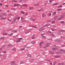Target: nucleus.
<instances>
[{
    "mask_svg": "<svg viewBox=\"0 0 65 65\" xmlns=\"http://www.w3.org/2000/svg\"><path fill=\"white\" fill-rule=\"evenodd\" d=\"M50 26V24H47L45 25V27H47V26Z\"/></svg>",
    "mask_w": 65,
    "mask_h": 65,
    "instance_id": "nucleus-18",
    "label": "nucleus"
},
{
    "mask_svg": "<svg viewBox=\"0 0 65 65\" xmlns=\"http://www.w3.org/2000/svg\"><path fill=\"white\" fill-rule=\"evenodd\" d=\"M62 10V9H57V10L58 11H61Z\"/></svg>",
    "mask_w": 65,
    "mask_h": 65,
    "instance_id": "nucleus-22",
    "label": "nucleus"
},
{
    "mask_svg": "<svg viewBox=\"0 0 65 65\" xmlns=\"http://www.w3.org/2000/svg\"><path fill=\"white\" fill-rule=\"evenodd\" d=\"M22 27V26H20V27H19V28H21Z\"/></svg>",
    "mask_w": 65,
    "mask_h": 65,
    "instance_id": "nucleus-61",
    "label": "nucleus"
},
{
    "mask_svg": "<svg viewBox=\"0 0 65 65\" xmlns=\"http://www.w3.org/2000/svg\"><path fill=\"white\" fill-rule=\"evenodd\" d=\"M11 9L12 10H13H13H16V9L12 8H11Z\"/></svg>",
    "mask_w": 65,
    "mask_h": 65,
    "instance_id": "nucleus-42",
    "label": "nucleus"
},
{
    "mask_svg": "<svg viewBox=\"0 0 65 65\" xmlns=\"http://www.w3.org/2000/svg\"><path fill=\"white\" fill-rule=\"evenodd\" d=\"M14 6H17V5H16V4H14Z\"/></svg>",
    "mask_w": 65,
    "mask_h": 65,
    "instance_id": "nucleus-50",
    "label": "nucleus"
},
{
    "mask_svg": "<svg viewBox=\"0 0 65 65\" xmlns=\"http://www.w3.org/2000/svg\"><path fill=\"white\" fill-rule=\"evenodd\" d=\"M61 23H64V22L62 21L61 22Z\"/></svg>",
    "mask_w": 65,
    "mask_h": 65,
    "instance_id": "nucleus-52",
    "label": "nucleus"
},
{
    "mask_svg": "<svg viewBox=\"0 0 65 65\" xmlns=\"http://www.w3.org/2000/svg\"><path fill=\"white\" fill-rule=\"evenodd\" d=\"M52 30L53 31H55V30H56V29H54V28H52Z\"/></svg>",
    "mask_w": 65,
    "mask_h": 65,
    "instance_id": "nucleus-28",
    "label": "nucleus"
},
{
    "mask_svg": "<svg viewBox=\"0 0 65 65\" xmlns=\"http://www.w3.org/2000/svg\"><path fill=\"white\" fill-rule=\"evenodd\" d=\"M3 1H4V0H2L1 1V2H3Z\"/></svg>",
    "mask_w": 65,
    "mask_h": 65,
    "instance_id": "nucleus-55",
    "label": "nucleus"
},
{
    "mask_svg": "<svg viewBox=\"0 0 65 65\" xmlns=\"http://www.w3.org/2000/svg\"><path fill=\"white\" fill-rule=\"evenodd\" d=\"M23 39V38H18L17 41H16L17 42H20V41H21V40L22 39Z\"/></svg>",
    "mask_w": 65,
    "mask_h": 65,
    "instance_id": "nucleus-2",
    "label": "nucleus"
},
{
    "mask_svg": "<svg viewBox=\"0 0 65 65\" xmlns=\"http://www.w3.org/2000/svg\"><path fill=\"white\" fill-rule=\"evenodd\" d=\"M59 65H64V63H59L58 64Z\"/></svg>",
    "mask_w": 65,
    "mask_h": 65,
    "instance_id": "nucleus-24",
    "label": "nucleus"
},
{
    "mask_svg": "<svg viewBox=\"0 0 65 65\" xmlns=\"http://www.w3.org/2000/svg\"><path fill=\"white\" fill-rule=\"evenodd\" d=\"M1 39H4V38H1Z\"/></svg>",
    "mask_w": 65,
    "mask_h": 65,
    "instance_id": "nucleus-47",
    "label": "nucleus"
},
{
    "mask_svg": "<svg viewBox=\"0 0 65 65\" xmlns=\"http://www.w3.org/2000/svg\"><path fill=\"white\" fill-rule=\"evenodd\" d=\"M44 28H41L39 29V30L40 31H42V30H44Z\"/></svg>",
    "mask_w": 65,
    "mask_h": 65,
    "instance_id": "nucleus-11",
    "label": "nucleus"
},
{
    "mask_svg": "<svg viewBox=\"0 0 65 65\" xmlns=\"http://www.w3.org/2000/svg\"><path fill=\"white\" fill-rule=\"evenodd\" d=\"M27 55L28 57H31V56L30 54H28Z\"/></svg>",
    "mask_w": 65,
    "mask_h": 65,
    "instance_id": "nucleus-20",
    "label": "nucleus"
},
{
    "mask_svg": "<svg viewBox=\"0 0 65 65\" xmlns=\"http://www.w3.org/2000/svg\"><path fill=\"white\" fill-rule=\"evenodd\" d=\"M20 19V17H18V20Z\"/></svg>",
    "mask_w": 65,
    "mask_h": 65,
    "instance_id": "nucleus-57",
    "label": "nucleus"
},
{
    "mask_svg": "<svg viewBox=\"0 0 65 65\" xmlns=\"http://www.w3.org/2000/svg\"><path fill=\"white\" fill-rule=\"evenodd\" d=\"M30 26L31 27H32V28H36L37 27L35 26H33V25H30Z\"/></svg>",
    "mask_w": 65,
    "mask_h": 65,
    "instance_id": "nucleus-7",
    "label": "nucleus"
},
{
    "mask_svg": "<svg viewBox=\"0 0 65 65\" xmlns=\"http://www.w3.org/2000/svg\"><path fill=\"white\" fill-rule=\"evenodd\" d=\"M42 37L43 38H45V37L43 36H42Z\"/></svg>",
    "mask_w": 65,
    "mask_h": 65,
    "instance_id": "nucleus-39",
    "label": "nucleus"
},
{
    "mask_svg": "<svg viewBox=\"0 0 65 65\" xmlns=\"http://www.w3.org/2000/svg\"><path fill=\"white\" fill-rule=\"evenodd\" d=\"M25 50V48H22L21 49V51H23V50Z\"/></svg>",
    "mask_w": 65,
    "mask_h": 65,
    "instance_id": "nucleus-36",
    "label": "nucleus"
},
{
    "mask_svg": "<svg viewBox=\"0 0 65 65\" xmlns=\"http://www.w3.org/2000/svg\"><path fill=\"white\" fill-rule=\"evenodd\" d=\"M61 51L63 52V53H65V50H61Z\"/></svg>",
    "mask_w": 65,
    "mask_h": 65,
    "instance_id": "nucleus-23",
    "label": "nucleus"
},
{
    "mask_svg": "<svg viewBox=\"0 0 65 65\" xmlns=\"http://www.w3.org/2000/svg\"><path fill=\"white\" fill-rule=\"evenodd\" d=\"M50 65H53V63H52V62L50 63Z\"/></svg>",
    "mask_w": 65,
    "mask_h": 65,
    "instance_id": "nucleus-48",
    "label": "nucleus"
},
{
    "mask_svg": "<svg viewBox=\"0 0 65 65\" xmlns=\"http://www.w3.org/2000/svg\"><path fill=\"white\" fill-rule=\"evenodd\" d=\"M13 35V34L11 33L9 35V36H11V35Z\"/></svg>",
    "mask_w": 65,
    "mask_h": 65,
    "instance_id": "nucleus-41",
    "label": "nucleus"
},
{
    "mask_svg": "<svg viewBox=\"0 0 65 65\" xmlns=\"http://www.w3.org/2000/svg\"><path fill=\"white\" fill-rule=\"evenodd\" d=\"M45 14L44 13L42 14V18H44L45 17Z\"/></svg>",
    "mask_w": 65,
    "mask_h": 65,
    "instance_id": "nucleus-10",
    "label": "nucleus"
},
{
    "mask_svg": "<svg viewBox=\"0 0 65 65\" xmlns=\"http://www.w3.org/2000/svg\"><path fill=\"white\" fill-rule=\"evenodd\" d=\"M48 14H49V16L50 17L51 16V15L52 14V13H49Z\"/></svg>",
    "mask_w": 65,
    "mask_h": 65,
    "instance_id": "nucleus-38",
    "label": "nucleus"
},
{
    "mask_svg": "<svg viewBox=\"0 0 65 65\" xmlns=\"http://www.w3.org/2000/svg\"><path fill=\"white\" fill-rule=\"evenodd\" d=\"M8 5H7V6H6V7H8Z\"/></svg>",
    "mask_w": 65,
    "mask_h": 65,
    "instance_id": "nucleus-63",
    "label": "nucleus"
},
{
    "mask_svg": "<svg viewBox=\"0 0 65 65\" xmlns=\"http://www.w3.org/2000/svg\"><path fill=\"white\" fill-rule=\"evenodd\" d=\"M54 57H55V58H59L60 57L59 56H58L57 55L56 56L55 55L54 56Z\"/></svg>",
    "mask_w": 65,
    "mask_h": 65,
    "instance_id": "nucleus-19",
    "label": "nucleus"
},
{
    "mask_svg": "<svg viewBox=\"0 0 65 65\" xmlns=\"http://www.w3.org/2000/svg\"><path fill=\"white\" fill-rule=\"evenodd\" d=\"M17 1H15V0H13V2H17Z\"/></svg>",
    "mask_w": 65,
    "mask_h": 65,
    "instance_id": "nucleus-46",
    "label": "nucleus"
},
{
    "mask_svg": "<svg viewBox=\"0 0 65 65\" xmlns=\"http://www.w3.org/2000/svg\"><path fill=\"white\" fill-rule=\"evenodd\" d=\"M24 19V18L23 17L21 18V20L22 21H23V20Z\"/></svg>",
    "mask_w": 65,
    "mask_h": 65,
    "instance_id": "nucleus-45",
    "label": "nucleus"
},
{
    "mask_svg": "<svg viewBox=\"0 0 65 65\" xmlns=\"http://www.w3.org/2000/svg\"><path fill=\"white\" fill-rule=\"evenodd\" d=\"M22 63H24V62H21L20 63V64H22Z\"/></svg>",
    "mask_w": 65,
    "mask_h": 65,
    "instance_id": "nucleus-56",
    "label": "nucleus"
},
{
    "mask_svg": "<svg viewBox=\"0 0 65 65\" xmlns=\"http://www.w3.org/2000/svg\"><path fill=\"white\" fill-rule=\"evenodd\" d=\"M43 9H41L40 10H39L38 11H41V10H42Z\"/></svg>",
    "mask_w": 65,
    "mask_h": 65,
    "instance_id": "nucleus-27",
    "label": "nucleus"
},
{
    "mask_svg": "<svg viewBox=\"0 0 65 65\" xmlns=\"http://www.w3.org/2000/svg\"><path fill=\"white\" fill-rule=\"evenodd\" d=\"M35 37H32V39H34V38H35Z\"/></svg>",
    "mask_w": 65,
    "mask_h": 65,
    "instance_id": "nucleus-43",
    "label": "nucleus"
},
{
    "mask_svg": "<svg viewBox=\"0 0 65 65\" xmlns=\"http://www.w3.org/2000/svg\"><path fill=\"white\" fill-rule=\"evenodd\" d=\"M57 4H58V3H56L53 4V5H57Z\"/></svg>",
    "mask_w": 65,
    "mask_h": 65,
    "instance_id": "nucleus-26",
    "label": "nucleus"
},
{
    "mask_svg": "<svg viewBox=\"0 0 65 65\" xmlns=\"http://www.w3.org/2000/svg\"><path fill=\"white\" fill-rule=\"evenodd\" d=\"M34 9V7L32 6H30L29 7V10H32V9Z\"/></svg>",
    "mask_w": 65,
    "mask_h": 65,
    "instance_id": "nucleus-5",
    "label": "nucleus"
},
{
    "mask_svg": "<svg viewBox=\"0 0 65 65\" xmlns=\"http://www.w3.org/2000/svg\"><path fill=\"white\" fill-rule=\"evenodd\" d=\"M50 33V31H48L47 32V33Z\"/></svg>",
    "mask_w": 65,
    "mask_h": 65,
    "instance_id": "nucleus-58",
    "label": "nucleus"
},
{
    "mask_svg": "<svg viewBox=\"0 0 65 65\" xmlns=\"http://www.w3.org/2000/svg\"><path fill=\"white\" fill-rule=\"evenodd\" d=\"M35 43V42L34 41L32 42H31V43L32 44H34V43Z\"/></svg>",
    "mask_w": 65,
    "mask_h": 65,
    "instance_id": "nucleus-30",
    "label": "nucleus"
},
{
    "mask_svg": "<svg viewBox=\"0 0 65 65\" xmlns=\"http://www.w3.org/2000/svg\"><path fill=\"white\" fill-rule=\"evenodd\" d=\"M3 35H7V33L5 32L3 34Z\"/></svg>",
    "mask_w": 65,
    "mask_h": 65,
    "instance_id": "nucleus-25",
    "label": "nucleus"
},
{
    "mask_svg": "<svg viewBox=\"0 0 65 65\" xmlns=\"http://www.w3.org/2000/svg\"><path fill=\"white\" fill-rule=\"evenodd\" d=\"M2 5V3L0 4V5Z\"/></svg>",
    "mask_w": 65,
    "mask_h": 65,
    "instance_id": "nucleus-59",
    "label": "nucleus"
},
{
    "mask_svg": "<svg viewBox=\"0 0 65 65\" xmlns=\"http://www.w3.org/2000/svg\"><path fill=\"white\" fill-rule=\"evenodd\" d=\"M56 14V12H54L52 13V14L53 15H55Z\"/></svg>",
    "mask_w": 65,
    "mask_h": 65,
    "instance_id": "nucleus-14",
    "label": "nucleus"
},
{
    "mask_svg": "<svg viewBox=\"0 0 65 65\" xmlns=\"http://www.w3.org/2000/svg\"><path fill=\"white\" fill-rule=\"evenodd\" d=\"M46 60L47 61H50V60L48 59H46Z\"/></svg>",
    "mask_w": 65,
    "mask_h": 65,
    "instance_id": "nucleus-49",
    "label": "nucleus"
},
{
    "mask_svg": "<svg viewBox=\"0 0 65 65\" xmlns=\"http://www.w3.org/2000/svg\"><path fill=\"white\" fill-rule=\"evenodd\" d=\"M53 0H50L49 1V2L50 3H52V2L53 1Z\"/></svg>",
    "mask_w": 65,
    "mask_h": 65,
    "instance_id": "nucleus-21",
    "label": "nucleus"
},
{
    "mask_svg": "<svg viewBox=\"0 0 65 65\" xmlns=\"http://www.w3.org/2000/svg\"><path fill=\"white\" fill-rule=\"evenodd\" d=\"M12 51H16V49L15 48L14 49H13Z\"/></svg>",
    "mask_w": 65,
    "mask_h": 65,
    "instance_id": "nucleus-33",
    "label": "nucleus"
},
{
    "mask_svg": "<svg viewBox=\"0 0 65 65\" xmlns=\"http://www.w3.org/2000/svg\"><path fill=\"white\" fill-rule=\"evenodd\" d=\"M25 15H28V13H26L25 14Z\"/></svg>",
    "mask_w": 65,
    "mask_h": 65,
    "instance_id": "nucleus-53",
    "label": "nucleus"
},
{
    "mask_svg": "<svg viewBox=\"0 0 65 65\" xmlns=\"http://www.w3.org/2000/svg\"><path fill=\"white\" fill-rule=\"evenodd\" d=\"M43 42H42L40 43V46H41V44H43Z\"/></svg>",
    "mask_w": 65,
    "mask_h": 65,
    "instance_id": "nucleus-15",
    "label": "nucleus"
},
{
    "mask_svg": "<svg viewBox=\"0 0 65 65\" xmlns=\"http://www.w3.org/2000/svg\"><path fill=\"white\" fill-rule=\"evenodd\" d=\"M62 7V6H59L58 7V8H61V7Z\"/></svg>",
    "mask_w": 65,
    "mask_h": 65,
    "instance_id": "nucleus-29",
    "label": "nucleus"
},
{
    "mask_svg": "<svg viewBox=\"0 0 65 65\" xmlns=\"http://www.w3.org/2000/svg\"><path fill=\"white\" fill-rule=\"evenodd\" d=\"M50 44H51V43H47V44L45 45V46L44 47V48H46L48 47Z\"/></svg>",
    "mask_w": 65,
    "mask_h": 65,
    "instance_id": "nucleus-1",
    "label": "nucleus"
},
{
    "mask_svg": "<svg viewBox=\"0 0 65 65\" xmlns=\"http://www.w3.org/2000/svg\"><path fill=\"white\" fill-rule=\"evenodd\" d=\"M64 17H63V15H61L59 18L58 19V20H61V19H63Z\"/></svg>",
    "mask_w": 65,
    "mask_h": 65,
    "instance_id": "nucleus-3",
    "label": "nucleus"
},
{
    "mask_svg": "<svg viewBox=\"0 0 65 65\" xmlns=\"http://www.w3.org/2000/svg\"><path fill=\"white\" fill-rule=\"evenodd\" d=\"M8 46L9 47H11V45H8Z\"/></svg>",
    "mask_w": 65,
    "mask_h": 65,
    "instance_id": "nucleus-44",
    "label": "nucleus"
},
{
    "mask_svg": "<svg viewBox=\"0 0 65 65\" xmlns=\"http://www.w3.org/2000/svg\"><path fill=\"white\" fill-rule=\"evenodd\" d=\"M6 19V18L5 17L2 18H1V20H4V19Z\"/></svg>",
    "mask_w": 65,
    "mask_h": 65,
    "instance_id": "nucleus-17",
    "label": "nucleus"
},
{
    "mask_svg": "<svg viewBox=\"0 0 65 65\" xmlns=\"http://www.w3.org/2000/svg\"><path fill=\"white\" fill-rule=\"evenodd\" d=\"M23 6H27V5H26V4L23 5Z\"/></svg>",
    "mask_w": 65,
    "mask_h": 65,
    "instance_id": "nucleus-35",
    "label": "nucleus"
},
{
    "mask_svg": "<svg viewBox=\"0 0 65 65\" xmlns=\"http://www.w3.org/2000/svg\"><path fill=\"white\" fill-rule=\"evenodd\" d=\"M57 63V62L55 61L53 62V65H56V64Z\"/></svg>",
    "mask_w": 65,
    "mask_h": 65,
    "instance_id": "nucleus-16",
    "label": "nucleus"
},
{
    "mask_svg": "<svg viewBox=\"0 0 65 65\" xmlns=\"http://www.w3.org/2000/svg\"><path fill=\"white\" fill-rule=\"evenodd\" d=\"M6 14H1L0 15V17H2V16H3V15H6Z\"/></svg>",
    "mask_w": 65,
    "mask_h": 65,
    "instance_id": "nucleus-13",
    "label": "nucleus"
},
{
    "mask_svg": "<svg viewBox=\"0 0 65 65\" xmlns=\"http://www.w3.org/2000/svg\"><path fill=\"white\" fill-rule=\"evenodd\" d=\"M14 61H12L11 62V63L10 64L11 65H14Z\"/></svg>",
    "mask_w": 65,
    "mask_h": 65,
    "instance_id": "nucleus-8",
    "label": "nucleus"
},
{
    "mask_svg": "<svg viewBox=\"0 0 65 65\" xmlns=\"http://www.w3.org/2000/svg\"><path fill=\"white\" fill-rule=\"evenodd\" d=\"M23 1V0H20V2H22Z\"/></svg>",
    "mask_w": 65,
    "mask_h": 65,
    "instance_id": "nucleus-54",
    "label": "nucleus"
},
{
    "mask_svg": "<svg viewBox=\"0 0 65 65\" xmlns=\"http://www.w3.org/2000/svg\"><path fill=\"white\" fill-rule=\"evenodd\" d=\"M35 6H38V5H39V4H36L35 5Z\"/></svg>",
    "mask_w": 65,
    "mask_h": 65,
    "instance_id": "nucleus-34",
    "label": "nucleus"
},
{
    "mask_svg": "<svg viewBox=\"0 0 65 65\" xmlns=\"http://www.w3.org/2000/svg\"><path fill=\"white\" fill-rule=\"evenodd\" d=\"M62 51H61L60 50V51H58L56 52V54H62L63 53V52H62Z\"/></svg>",
    "mask_w": 65,
    "mask_h": 65,
    "instance_id": "nucleus-4",
    "label": "nucleus"
},
{
    "mask_svg": "<svg viewBox=\"0 0 65 65\" xmlns=\"http://www.w3.org/2000/svg\"><path fill=\"white\" fill-rule=\"evenodd\" d=\"M27 33H28V32H26L25 33V34H27Z\"/></svg>",
    "mask_w": 65,
    "mask_h": 65,
    "instance_id": "nucleus-62",
    "label": "nucleus"
},
{
    "mask_svg": "<svg viewBox=\"0 0 65 65\" xmlns=\"http://www.w3.org/2000/svg\"><path fill=\"white\" fill-rule=\"evenodd\" d=\"M21 13L22 14H24L25 13V12H23L22 11H21Z\"/></svg>",
    "mask_w": 65,
    "mask_h": 65,
    "instance_id": "nucleus-32",
    "label": "nucleus"
},
{
    "mask_svg": "<svg viewBox=\"0 0 65 65\" xmlns=\"http://www.w3.org/2000/svg\"><path fill=\"white\" fill-rule=\"evenodd\" d=\"M58 16H56L55 17V18H54L55 20H56V19H57V18H58Z\"/></svg>",
    "mask_w": 65,
    "mask_h": 65,
    "instance_id": "nucleus-31",
    "label": "nucleus"
},
{
    "mask_svg": "<svg viewBox=\"0 0 65 65\" xmlns=\"http://www.w3.org/2000/svg\"><path fill=\"white\" fill-rule=\"evenodd\" d=\"M49 53H50V54H53L55 53L54 52H53L52 50L49 51Z\"/></svg>",
    "mask_w": 65,
    "mask_h": 65,
    "instance_id": "nucleus-6",
    "label": "nucleus"
},
{
    "mask_svg": "<svg viewBox=\"0 0 65 65\" xmlns=\"http://www.w3.org/2000/svg\"><path fill=\"white\" fill-rule=\"evenodd\" d=\"M55 21H53L52 22V23H55Z\"/></svg>",
    "mask_w": 65,
    "mask_h": 65,
    "instance_id": "nucleus-40",
    "label": "nucleus"
},
{
    "mask_svg": "<svg viewBox=\"0 0 65 65\" xmlns=\"http://www.w3.org/2000/svg\"><path fill=\"white\" fill-rule=\"evenodd\" d=\"M17 20V18H15V19L14 20V22H15V20Z\"/></svg>",
    "mask_w": 65,
    "mask_h": 65,
    "instance_id": "nucleus-37",
    "label": "nucleus"
},
{
    "mask_svg": "<svg viewBox=\"0 0 65 65\" xmlns=\"http://www.w3.org/2000/svg\"><path fill=\"white\" fill-rule=\"evenodd\" d=\"M63 37V39H64L65 38V37Z\"/></svg>",
    "mask_w": 65,
    "mask_h": 65,
    "instance_id": "nucleus-60",
    "label": "nucleus"
},
{
    "mask_svg": "<svg viewBox=\"0 0 65 65\" xmlns=\"http://www.w3.org/2000/svg\"><path fill=\"white\" fill-rule=\"evenodd\" d=\"M61 38H62V39H64L63 37H61Z\"/></svg>",
    "mask_w": 65,
    "mask_h": 65,
    "instance_id": "nucleus-51",
    "label": "nucleus"
},
{
    "mask_svg": "<svg viewBox=\"0 0 65 65\" xmlns=\"http://www.w3.org/2000/svg\"><path fill=\"white\" fill-rule=\"evenodd\" d=\"M52 49L53 50H54V51H55V50H58V48H53Z\"/></svg>",
    "mask_w": 65,
    "mask_h": 65,
    "instance_id": "nucleus-9",
    "label": "nucleus"
},
{
    "mask_svg": "<svg viewBox=\"0 0 65 65\" xmlns=\"http://www.w3.org/2000/svg\"><path fill=\"white\" fill-rule=\"evenodd\" d=\"M25 22V21H23L22 22L23 23V22Z\"/></svg>",
    "mask_w": 65,
    "mask_h": 65,
    "instance_id": "nucleus-64",
    "label": "nucleus"
},
{
    "mask_svg": "<svg viewBox=\"0 0 65 65\" xmlns=\"http://www.w3.org/2000/svg\"><path fill=\"white\" fill-rule=\"evenodd\" d=\"M11 32H13V33H14V32H17V31L15 30H11Z\"/></svg>",
    "mask_w": 65,
    "mask_h": 65,
    "instance_id": "nucleus-12",
    "label": "nucleus"
}]
</instances>
